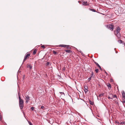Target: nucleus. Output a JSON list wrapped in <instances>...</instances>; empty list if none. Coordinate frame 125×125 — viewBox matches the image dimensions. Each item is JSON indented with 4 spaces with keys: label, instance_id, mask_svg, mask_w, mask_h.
I'll list each match as a JSON object with an SVG mask.
<instances>
[{
    "label": "nucleus",
    "instance_id": "f257e3e1",
    "mask_svg": "<svg viewBox=\"0 0 125 125\" xmlns=\"http://www.w3.org/2000/svg\"><path fill=\"white\" fill-rule=\"evenodd\" d=\"M18 94L19 99V105L21 109L23 107V100L21 99L20 94L19 93Z\"/></svg>",
    "mask_w": 125,
    "mask_h": 125
},
{
    "label": "nucleus",
    "instance_id": "f03ea898",
    "mask_svg": "<svg viewBox=\"0 0 125 125\" xmlns=\"http://www.w3.org/2000/svg\"><path fill=\"white\" fill-rule=\"evenodd\" d=\"M30 53H26L25 55V56L24 57V59L23 61V62L25 61L26 60L29 58V57L30 56Z\"/></svg>",
    "mask_w": 125,
    "mask_h": 125
},
{
    "label": "nucleus",
    "instance_id": "7ed1b4c3",
    "mask_svg": "<svg viewBox=\"0 0 125 125\" xmlns=\"http://www.w3.org/2000/svg\"><path fill=\"white\" fill-rule=\"evenodd\" d=\"M25 103L27 104L28 103L29 101L30 100V97L27 95H25Z\"/></svg>",
    "mask_w": 125,
    "mask_h": 125
},
{
    "label": "nucleus",
    "instance_id": "20e7f679",
    "mask_svg": "<svg viewBox=\"0 0 125 125\" xmlns=\"http://www.w3.org/2000/svg\"><path fill=\"white\" fill-rule=\"evenodd\" d=\"M113 26L112 25H108L107 26V28L112 31L113 30L114 28Z\"/></svg>",
    "mask_w": 125,
    "mask_h": 125
},
{
    "label": "nucleus",
    "instance_id": "39448f33",
    "mask_svg": "<svg viewBox=\"0 0 125 125\" xmlns=\"http://www.w3.org/2000/svg\"><path fill=\"white\" fill-rule=\"evenodd\" d=\"M82 5H83L84 6H88L89 5V3H88L87 1H84L82 3Z\"/></svg>",
    "mask_w": 125,
    "mask_h": 125
},
{
    "label": "nucleus",
    "instance_id": "423d86ee",
    "mask_svg": "<svg viewBox=\"0 0 125 125\" xmlns=\"http://www.w3.org/2000/svg\"><path fill=\"white\" fill-rule=\"evenodd\" d=\"M116 35L117 36V37L118 38V39L119 40L121 39L120 38L121 35V34L120 32L116 33Z\"/></svg>",
    "mask_w": 125,
    "mask_h": 125
},
{
    "label": "nucleus",
    "instance_id": "0eeeda50",
    "mask_svg": "<svg viewBox=\"0 0 125 125\" xmlns=\"http://www.w3.org/2000/svg\"><path fill=\"white\" fill-rule=\"evenodd\" d=\"M120 30L121 29L119 27H118L115 31V33L120 32H119Z\"/></svg>",
    "mask_w": 125,
    "mask_h": 125
},
{
    "label": "nucleus",
    "instance_id": "6e6552de",
    "mask_svg": "<svg viewBox=\"0 0 125 125\" xmlns=\"http://www.w3.org/2000/svg\"><path fill=\"white\" fill-rule=\"evenodd\" d=\"M65 51L66 52L69 53H71L72 52V51L71 50H65Z\"/></svg>",
    "mask_w": 125,
    "mask_h": 125
},
{
    "label": "nucleus",
    "instance_id": "1a4fd4ad",
    "mask_svg": "<svg viewBox=\"0 0 125 125\" xmlns=\"http://www.w3.org/2000/svg\"><path fill=\"white\" fill-rule=\"evenodd\" d=\"M118 42L119 43H123V44H124L125 43L123 41L121 40H119L118 41Z\"/></svg>",
    "mask_w": 125,
    "mask_h": 125
},
{
    "label": "nucleus",
    "instance_id": "9d476101",
    "mask_svg": "<svg viewBox=\"0 0 125 125\" xmlns=\"http://www.w3.org/2000/svg\"><path fill=\"white\" fill-rule=\"evenodd\" d=\"M122 95L123 97H125V93L124 91H123L122 92Z\"/></svg>",
    "mask_w": 125,
    "mask_h": 125
},
{
    "label": "nucleus",
    "instance_id": "9b49d317",
    "mask_svg": "<svg viewBox=\"0 0 125 125\" xmlns=\"http://www.w3.org/2000/svg\"><path fill=\"white\" fill-rule=\"evenodd\" d=\"M107 86L109 89H110L111 88V84L110 83H108L107 85Z\"/></svg>",
    "mask_w": 125,
    "mask_h": 125
},
{
    "label": "nucleus",
    "instance_id": "f8f14e48",
    "mask_svg": "<svg viewBox=\"0 0 125 125\" xmlns=\"http://www.w3.org/2000/svg\"><path fill=\"white\" fill-rule=\"evenodd\" d=\"M27 67L30 68V69H31L32 68V66L31 64H28Z\"/></svg>",
    "mask_w": 125,
    "mask_h": 125
},
{
    "label": "nucleus",
    "instance_id": "ddd939ff",
    "mask_svg": "<svg viewBox=\"0 0 125 125\" xmlns=\"http://www.w3.org/2000/svg\"><path fill=\"white\" fill-rule=\"evenodd\" d=\"M66 45H64L60 44V45H59V47H66Z\"/></svg>",
    "mask_w": 125,
    "mask_h": 125
},
{
    "label": "nucleus",
    "instance_id": "4468645a",
    "mask_svg": "<svg viewBox=\"0 0 125 125\" xmlns=\"http://www.w3.org/2000/svg\"><path fill=\"white\" fill-rule=\"evenodd\" d=\"M104 93H102V94H100L99 95V97H101V96H104Z\"/></svg>",
    "mask_w": 125,
    "mask_h": 125
},
{
    "label": "nucleus",
    "instance_id": "2eb2a0df",
    "mask_svg": "<svg viewBox=\"0 0 125 125\" xmlns=\"http://www.w3.org/2000/svg\"><path fill=\"white\" fill-rule=\"evenodd\" d=\"M89 103L90 104H91L92 105H93V104H94L93 102H92L91 101L89 100Z\"/></svg>",
    "mask_w": 125,
    "mask_h": 125
},
{
    "label": "nucleus",
    "instance_id": "dca6fc26",
    "mask_svg": "<svg viewBox=\"0 0 125 125\" xmlns=\"http://www.w3.org/2000/svg\"><path fill=\"white\" fill-rule=\"evenodd\" d=\"M89 9L91 10V11H93V12H95L96 11V10H95L94 9H90V8H89Z\"/></svg>",
    "mask_w": 125,
    "mask_h": 125
},
{
    "label": "nucleus",
    "instance_id": "f3484780",
    "mask_svg": "<svg viewBox=\"0 0 125 125\" xmlns=\"http://www.w3.org/2000/svg\"><path fill=\"white\" fill-rule=\"evenodd\" d=\"M117 98V96L116 95H113V97L112 98Z\"/></svg>",
    "mask_w": 125,
    "mask_h": 125
},
{
    "label": "nucleus",
    "instance_id": "a211bd4d",
    "mask_svg": "<svg viewBox=\"0 0 125 125\" xmlns=\"http://www.w3.org/2000/svg\"><path fill=\"white\" fill-rule=\"evenodd\" d=\"M66 47L67 49H71L70 47L66 45Z\"/></svg>",
    "mask_w": 125,
    "mask_h": 125
},
{
    "label": "nucleus",
    "instance_id": "6ab92c4d",
    "mask_svg": "<svg viewBox=\"0 0 125 125\" xmlns=\"http://www.w3.org/2000/svg\"><path fill=\"white\" fill-rule=\"evenodd\" d=\"M36 53V50H34L33 52V54H35Z\"/></svg>",
    "mask_w": 125,
    "mask_h": 125
},
{
    "label": "nucleus",
    "instance_id": "aec40b11",
    "mask_svg": "<svg viewBox=\"0 0 125 125\" xmlns=\"http://www.w3.org/2000/svg\"><path fill=\"white\" fill-rule=\"evenodd\" d=\"M84 88L85 89H88V87L87 85H85L84 86Z\"/></svg>",
    "mask_w": 125,
    "mask_h": 125
},
{
    "label": "nucleus",
    "instance_id": "412c9836",
    "mask_svg": "<svg viewBox=\"0 0 125 125\" xmlns=\"http://www.w3.org/2000/svg\"><path fill=\"white\" fill-rule=\"evenodd\" d=\"M54 54H56L57 53V52H56L55 51H53L52 52Z\"/></svg>",
    "mask_w": 125,
    "mask_h": 125
},
{
    "label": "nucleus",
    "instance_id": "4be33fe9",
    "mask_svg": "<svg viewBox=\"0 0 125 125\" xmlns=\"http://www.w3.org/2000/svg\"><path fill=\"white\" fill-rule=\"evenodd\" d=\"M92 77L90 76L89 78L88 79V81H90Z\"/></svg>",
    "mask_w": 125,
    "mask_h": 125
},
{
    "label": "nucleus",
    "instance_id": "5701e85b",
    "mask_svg": "<svg viewBox=\"0 0 125 125\" xmlns=\"http://www.w3.org/2000/svg\"><path fill=\"white\" fill-rule=\"evenodd\" d=\"M94 74V73L93 72H92L91 73V77H92L93 76Z\"/></svg>",
    "mask_w": 125,
    "mask_h": 125
},
{
    "label": "nucleus",
    "instance_id": "b1692460",
    "mask_svg": "<svg viewBox=\"0 0 125 125\" xmlns=\"http://www.w3.org/2000/svg\"><path fill=\"white\" fill-rule=\"evenodd\" d=\"M84 91V92L85 93H86L88 91V89H85Z\"/></svg>",
    "mask_w": 125,
    "mask_h": 125
},
{
    "label": "nucleus",
    "instance_id": "393cba45",
    "mask_svg": "<svg viewBox=\"0 0 125 125\" xmlns=\"http://www.w3.org/2000/svg\"><path fill=\"white\" fill-rule=\"evenodd\" d=\"M95 64H96L97 66H98V67H99V66H100L99 65L97 62H95Z\"/></svg>",
    "mask_w": 125,
    "mask_h": 125
},
{
    "label": "nucleus",
    "instance_id": "a878e982",
    "mask_svg": "<svg viewBox=\"0 0 125 125\" xmlns=\"http://www.w3.org/2000/svg\"><path fill=\"white\" fill-rule=\"evenodd\" d=\"M99 70V69H96L95 70V72L96 73H97L98 72Z\"/></svg>",
    "mask_w": 125,
    "mask_h": 125
},
{
    "label": "nucleus",
    "instance_id": "bb28decb",
    "mask_svg": "<svg viewBox=\"0 0 125 125\" xmlns=\"http://www.w3.org/2000/svg\"><path fill=\"white\" fill-rule=\"evenodd\" d=\"M49 64V62H47L46 64V66H48Z\"/></svg>",
    "mask_w": 125,
    "mask_h": 125
},
{
    "label": "nucleus",
    "instance_id": "cd10ccee",
    "mask_svg": "<svg viewBox=\"0 0 125 125\" xmlns=\"http://www.w3.org/2000/svg\"><path fill=\"white\" fill-rule=\"evenodd\" d=\"M28 122L30 125H32V123H31L30 122L28 121Z\"/></svg>",
    "mask_w": 125,
    "mask_h": 125
},
{
    "label": "nucleus",
    "instance_id": "c85d7f7f",
    "mask_svg": "<svg viewBox=\"0 0 125 125\" xmlns=\"http://www.w3.org/2000/svg\"><path fill=\"white\" fill-rule=\"evenodd\" d=\"M65 67H64L63 68V69H62V71H65Z\"/></svg>",
    "mask_w": 125,
    "mask_h": 125
},
{
    "label": "nucleus",
    "instance_id": "c756f323",
    "mask_svg": "<svg viewBox=\"0 0 125 125\" xmlns=\"http://www.w3.org/2000/svg\"><path fill=\"white\" fill-rule=\"evenodd\" d=\"M2 120V116L0 114V121H1Z\"/></svg>",
    "mask_w": 125,
    "mask_h": 125
},
{
    "label": "nucleus",
    "instance_id": "7c9ffc66",
    "mask_svg": "<svg viewBox=\"0 0 125 125\" xmlns=\"http://www.w3.org/2000/svg\"><path fill=\"white\" fill-rule=\"evenodd\" d=\"M31 109L33 111L34 110V108L33 107H31Z\"/></svg>",
    "mask_w": 125,
    "mask_h": 125
},
{
    "label": "nucleus",
    "instance_id": "2f4dec72",
    "mask_svg": "<svg viewBox=\"0 0 125 125\" xmlns=\"http://www.w3.org/2000/svg\"><path fill=\"white\" fill-rule=\"evenodd\" d=\"M44 108V106H42L41 107V109H43Z\"/></svg>",
    "mask_w": 125,
    "mask_h": 125
},
{
    "label": "nucleus",
    "instance_id": "473e14b6",
    "mask_svg": "<svg viewBox=\"0 0 125 125\" xmlns=\"http://www.w3.org/2000/svg\"><path fill=\"white\" fill-rule=\"evenodd\" d=\"M108 98L109 99H113V98H111L110 97H108Z\"/></svg>",
    "mask_w": 125,
    "mask_h": 125
},
{
    "label": "nucleus",
    "instance_id": "72a5a7b5",
    "mask_svg": "<svg viewBox=\"0 0 125 125\" xmlns=\"http://www.w3.org/2000/svg\"><path fill=\"white\" fill-rule=\"evenodd\" d=\"M41 47L44 48H45V46L44 45H42Z\"/></svg>",
    "mask_w": 125,
    "mask_h": 125
},
{
    "label": "nucleus",
    "instance_id": "f704fd0d",
    "mask_svg": "<svg viewBox=\"0 0 125 125\" xmlns=\"http://www.w3.org/2000/svg\"><path fill=\"white\" fill-rule=\"evenodd\" d=\"M99 69H100V70H102V69L101 67H100V66H99Z\"/></svg>",
    "mask_w": 125,
    "mask_h": 125
},
{
    "label": "nucleus",
    "instance_id": "c9c22d12",
    "mask_svg": "<svg viewBox=\"0 0 125 125\" xmlns=\"http://www.w3.org/2000/svg\"><path fill=\"white\" fill-rule=\"evenodd\" d=\"M60 93L61 94H64V93L63 92H60Z\"/></svg>",
    "mask_w": 125,
    "mask_h": 125
},
{
    "label": "nucleus",
    "instance_id": "e433bc0d",
    "mask_svg": "<svg viewBox=\"0 0 125 125\" xmlns=\"http://www.w3.org/2000/svg\"><path fill=\"white\" fill-rule=\"evenodd\" d=\"M125 123L124 122H121V124H124Z\"/></svg>",
    "mask_w": 125,
    "mask_h": 125
},
{
    "label": "nucleus",
    "instance_id": "4c0bfd02",
    "mask_svg": "<svg viewBox=\"0 0 125 125\" xmlns=\"http://www.w3.org/2000/svg\"><path fill=\"white\" fill-rule=\"evenodd\" d=\"M99 98H98V100H99Z\"/></svg>",
    "mask_w": 125,
    "mask_h": 125
},
{
    "label": "nucleus",
    "instance_id": "58836bf2",
    "mask_svg": "<svg viewBox=\"0 0 125 125\" xmlns=\"http://www.w3.org/2000/svg\"><path fill=\"white\" fill-rule=\"evenodd\" d=\"M99 98H98V100H99Z\"/></svg>",
    "mask_w": 125,
    "mask_h": 125
}]
</instances>
